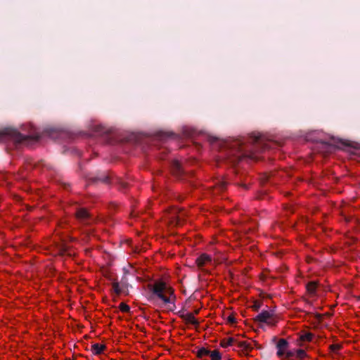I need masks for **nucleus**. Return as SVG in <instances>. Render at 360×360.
<instances>
[{
	"label": "nucleus",
	"mask_w": 360,
	"mask_h": 360,
	"mask_svg": "<svg viewBox=\"0 0 360 360\" xmlns=\"http://www.w3.org/2000/svg\"><path fill=\"white\" fill-rule=\"evenodd\" d=\"M276 354L283 360H304L309 356L304 349H289V344L285 339H280L276 344Z\"/></svg>",
	"instance_id": "1"
},
{
	"label": "nucleus",
	"mask_w": 360,
	"mask_h": 360,
	"mask_svg": "<svg viewBox=\"0 0 360 360\" xmlns=\"http://www.w3.org/2000/svg\"><path fill=\"white\" fill-rule=\"evenodd\" d=\"M151 290L165 303L172 302L175 299L173 288L168 283L162 280L156 281L151 285Z\"/></svg>",
	"instance_id": "2"
},
{
	"label": "nucleus",
	"mask_w": 360,
	"mask_h": 360,
	"mask_svg": "<svg viewBox=\"0 0 360 360\" xmlns=\"http://www.w3.org/2000/svg\"><path fill=\"white\" fill-rule=\"evenodd\" d=\"M7 137H10L18 142L25 140V136L20 134L15 130L7 129L0 131V141L5 140Z\"/></svg>",
	"instance_id": "3"
},
{
	"label": "nucleus",
	"mask_w": 360,
	"mask_h": 360,
	"mask_svg": "<svg viewBox=\"0 0 360 360\" xmlns=\"http://www.w3.org/2000/svg\"><path fill=\"white\" fill-rule=\"evenodd\" d=\"M255 345V342L252 340H238L237 339L236 346L240 349L243 354H248L252 351Z\"/></svg>",
	"instance_id": "4"
},
{
	"label": "nucleus",
	"mask_w": 360,
	"mask_h": 360,
	"mask_svg": "<svg viewBox=\"0 0 360 360\" xmlns=\"http://www.w3.org/2000/svg\"><path fill=\"white\" fill-rule=\"evenodd\" d=\"M195 263L199 268H202L208 265L214 264L216 263V259L214 258L213 262L212 258L210 255L203 253L196 259Z\"/></svg>",
	"instance_id": "5"
},
{
	"label": "nucleus",
	"mask_w": 360,
	"mask_h": 360,
	"mask_svg": "<svg viewBox=\"0 0 360 360\" xmlns=\"http://www.w3.org/2000/svg\"><path fill=\"white\" fill-rule=\"evenodd\" d=\"M314 335L309 332H302L299 334V338L297 340V345L300 347L304 346V342H310L312 341Z\"/></svg>",
	"instance_id": "6"
},
{
	"label": "nucleus",
	"mask_w": 360,
	"mask_h": 360,
	"mask_svg": "<svg viewBox=\"0 0 360 360\" xmlns=\"http://www.w3.org/2000/svg\"><path fill=\"white\" fill-rule=\"evenodd\" d=\"M256 320L268 324H272L274 323L272 314L267 311H264L259 314L256 317Z\"/></svg>",
	"instance_id": "7"
},
{
	"label": "nucleus",
	"mask_w": 360,
	"mask_h": 360,
	"mask_svg": "<svg viewBox=\"0 0 360 360\" xmlns=\"http://www.w3.org/2000/svg\"><path fill=\"white\" fill-rule=\"evenodd\" d=\"M237 339L231 337L225 338L221 340L220 345L224 347L236 345Z\"/></svg>",
	"instance_id": "8"
},
{
	"label": "nucleus",
	"mask_w": 360,
	"mask_h": 360,
	"mask_svg": "<svg viewBox=\"0 0 360 360\" xmlns=\"http://www.w3.org/2000/svg\"><path fill=\"white\" fill-rule=\"evenodd\" d=\"M105 349V346L102 344H94L91 345V352L94 354H100Z\"/></svg>",
	"instance_id": "9"
},
{
	"label": "nucleus",
	"mask_w": 360,
	"mask_h": 360,
	"mask_svg": "<svg viewBox=\"0 0 360 360\" xmlns=\"http://www.w3.org/2000/svg\"><path fill=\"white\" fill-rule=\"evenodd\" d=\"M76 217L79 219H85L89 217V214L86 209L81 208L76 212Z\"/></svg>",
	"instance_id": "10"
},
{
	"label": "nucleus",
	"mask_w": 360,
	"mask_h": 360,
	"mask_svg": "<svg viewBox=\"0 0 360 360\" xmlns=\"http://www.w3.org/2000/svg\"><path fill=\"white\" fill-rule=\"evenodd\" d=\"M317 284L316 282H309L307 285V290L309 293H314L316 291Z\"/></svg>",
	"instance_id": "11"
},
{
	"label": "nucleus",
	"mask_w": 360,
	"mask_h": 360,
	"mask_svg": "<svg viewBox=\"0 0 360 360\" xmlns=\"http://www.w3.org/2000/svg\"><path fill=\"white\" fill-rule=\"evenodd\" d=\"M210 351L205 348L200 349L197 352V356L198 358H202L210 354Z\"/></svg>",
	"instance_id": "12"
},
{
	"label": "nucleus",
	"mask_w": 360,
	"mask_h": 360,
	"mask_svg": "<svg viewBox=\"0 0 360 360\" xmlns=\"http://www.w3.org/2000/svg\"><path fill=\"white\" fill-rule=\"evenodd\" d=\"M211 360H221V356L217 350H214L210 352Z\"/></svg>",
	"instance_id": "13"
},
{
	"label": "nucleus",
	"mask_w": 360,
	"mask_h": 360,
	"mask_svg": "<svg viewBox=\"0 0 360 360\" xmlns=\"http://www.w3.org/2000/svg\"><path fill=\"white\" fill-rule=\"evenodd\" d=\"M112 288L113 292L117 295H120L121 293V288L120 287V285L117 282H113L112 283Z\"/></svg>",
	"instance_id": "14"
},
{
	"label": "nucleus",
	"mask_w": 360,
	"mask_h": 360,
	"mask_svg": "<svg viewBox=\"0 0 360 360\" xmlns=\"http://www.w3.org/2000/svg\"><path fill=\"white\" fill-rule=\"evenodd\" d=\"M186 321L193 325H197L198 323L195 318V316L192 314H188L186 315Z\"/></svg>",
	"instance_id": "15"
},
{
	"label": "nucleus",
	"mask_w": 360,
	"mask_h": 360,
	"mask_svg": "<svg viewBox=\"0 0 360 360\" xmlns=\"http://www.w3.org/2000/svg\"><path fill=\"white\" fill-rule=\"evenodd\" d=\"M329 349L331 352L335 353L341 349V345L339 344H333L330 345Z\"/></svg>",
	"instance_id": "16"
},
{
	"label": "nucleus",
	"mask_w": 360,
	"mask_h": 360,
	"mask_svg": "<svg viewBox=\"0 0 360 360\" xmlns=\"http://www.w3.org/2000/svg\"><path fill=\"white\" fill-rule=\"evenodd\" d=\"M120 309L122 312H129L130 310V308L127 304L122 302L120 304Z\"/></svg>",
	"instance_id": "17"
},
{
	"label": "nucleus",
	"mask_w": 360,
	"mask_h": 360,
	"mask_svg": "<svg viewBox=\"0 0 360 360\" xmlns=\"http://www.w3.org/2000/svg\"><path fill=\"white\" fill-rule=\"evenodd\" d=\"M227 321L231 324H235L236 323V317L233 315H229L227 318Z\"/></svg>",
	"instance_id": "18"
},
{
	"label": "nucleus",
	"mask_w": 360,
	"mask_h": 360,
	"mask_svg": "<svg viewBox=\"0 0 360 360\" xmlns=\"http://www.w3.org/2000/svg\"><path fill=\"white\" fill-rule=\"evenodd\" d=\"M225 186H226L225 182H222L221 183V188H225Z\"/></svg>",
	"instance_id": "19"
}]
</instances>
